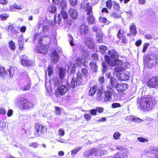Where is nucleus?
<instances>
[{"label":"nucleus","mask_w":158,"mask_h":158,"mask_svg":"<svg viewBox=\"0 0 158 158\" xmlns=\"http://www.w3.org/2000/svg\"><path fill=\"white\" fill-rule=\"evenodd\" d=\"M24 44L23 35H20L18 38V45L19 50H22L23 49Z\"/></svg>","instance_id":"obj_17"},{"label":"nucleus","mask_w":158,"mask_h":158,"mask_svg":"<svg viewBox=\"0 0 158 158\" xmlns=\"http://www.w3.org/2000/svg\"><path fill=\"white\" fill-rule=\"evenodd\" d=\"M61 10H65L66 7V3L64 1L61 2L59 4Z\"/></svg>","instance_id":"obj_42"},{"label":"nucleus","mask_w":158,"mask_h":158,"mask_svg":"<svg viewBox=\"0 0 158 158\" xmlns=\"http://www.w3.org/2000/svg\"><path fill=\"white\" fill-rule=\"evenodd\" d=\"M149 46V44L148 43H145L143 46V48L142 50V52H144L147 50L148 47Z\"/></svg>","instance_id":"obj_53"},{"label":"nucleus","mask_w":158,"mask_h":158,"mask_svg":"<svg viewBox=\"0 0 158 158\" xmlns=\"http://www.w3.org/2000/svg\"><path fill=\"white\" fill-rule=\"evenodd\" d=\"M98 87L96 85L91 87L89 92V95L91 96H93L96 92Z\"/></svg>","instance_id":"obj_27"},{"label":"nucleus","mask_w":158,"mask_h":158,"mask_svg":"<svg viewBox=\"0 0 158 158\" xmlns=\"http://www.w3.org/2000/svg\"><path fill=\"white\" fill-rule=\"evenodd\" d=\"M0 19L2 21L5 20L7 18L9 17V15L7 14H3L0 15Z\"/></svg>","instance_id":"obj_48"},{"label":"nucleus","mask_w":158,"mask_h":158,"mask_svg":"<svg viewBox=\"0 0 158 158\" xmlns=\"http://www.w3.org/2000/svg\"><path fill=\"white\" fill-rule=\"evenodd\" d=\"M110 16L115 19H117L121 17V15L115 12H113L110 14Z\"/></svg>","instance_id":"obj_45"},{"label":"nucleus","mask_w":158,"mask_h":158,"mask_svg":"<svg viewBox=\"0 0 158 158\" xmlns=\"http://www.w3.org/2000/svg\"><path fill=\"white\" fill-rule=\"evenodd\" d=\"M26 78H27V85L26 87H24V90H27L29 89L30 87V83H31V79L29 77L27 76V75H26Z\"/></svg>","instance_id":"obj_33"},{"label":"nucleus","mask_w":158,"mask_h":158,"mask_svg":"<svg viewBox=\"0 0 158 158\" xmlns=\"http://www.w3.org/2000/svg\"><path fill=\"white\" fill-rule=\"evenodd\" d=\"M65 10H62L61 11V14H56L55 15L54 19L56 23H59L61 21L62 17L64 19H66L68 18V15Z\"/></svg>","instance_id":"obj_10"},{"label":"nucleus","mask_w":158,"mask_h":158,"mask_svg":"<svg viewBox=\"0 0 158 158\" xmlns=\"http://www.w3.org/2000/svg\"><path fill=\"white\" fill-rule=\"evenodd\" d=\"M128 74V73L116 74L117 76L119 77V79L121 81H127L128 80L129 77V75Z\"/></svg>","instance_id":"obj_18"},{"label":"nucleus","mask_w":158,"mask_h":158,"mask_svg":"<svg viewBox=\"0 0 158 158\" xmlns=\"http://www.w3.org/2000/svg\"><path fill=\"white\" fill-rule=\"evenodd\" d=\"M123 35V30L122 29L119 30L117 35L118 38L120 39Z\"/></svg>","instance_id":"obj_49"},{"label":"nucleus","mask_w":158,"mask_h":158,"mask_svg":"<svg viewBox=\"0 0 158 158\" xmlns=\"http://www.w3.org/2000/svg\"><path fill=\"white\" fill-rule=\"evenodd\" d=\"M85 8L87 12V15H89L87 18V22L89 24H91L94 23L95 19L92 16L90 15V14L92 11V8L90 5L89 3H88L85 6Z\"/></svg>","instance_id":"obj_8"},{"label":"nucleus","mask_w":158,"mask_h":158,"mask_svg":"<svg viewBox=\"0 0 158 158\" xmlns=\"http://www.w3.org/2000/svg\"><path fill=\"white\" fill-rule=\"evenodd\" d=\"M124 69L122 67H116L114 68V71L118 74L123 71Z\"/></svg>","instance_id":"obj_40"},{"label":"nucleus","mask_w":158,"mask_h":158,"mask_svg":"<svg viewBox=\"0 0 158 158\" xmlns=\"http://www.w3.org/2000/svg\"><path fill=\"white\" fill-rule=\"evenodd\" d=\"M120 136V134L118 132H115L113 135V137L115 139H119Z\"/></svg>","instance_id":"obj_59"},{"label":"nucleus","mask_w":158,"mask_h":158,"mask_svg":"<svg viewBox=\"0 0 158 158\" xmlns=\"http://www.w3.org/2000/svg\"><path fill=\"white\" fill-rule=\"evenodd\" d=\"M112 5V2L111 0H108L106 2V6L109 9L111 8Z\"/></svg>","instance_id":"obj_47"},{"label":"nucleus","mask_w":158,"mask_h":158,"mask_svg":"<svg viewBox=\"0 0 158 158\" xmlns=\"http://www.w3.org/2000/svg\"><path fill=\"white\" fill-rule=\"evenodd\" d=\"M108 54L110 56V57L113 59H117L118 58V54L117 52L115 50L112 49L109 50L108 52Z\"/></svg>","instance_id":"obj_19"},{"label":"nucleus","mask_w":158,"mask_h":158,"mask_svg":"<svg viewBox=\"0 0 158 158\" xmlns=\"http://www.w3.org/2000/svg\"><path fill=\"white\" fill-rule=\"evenodd\" d=\"M58 133L59 135L61 136H64L65 134L64 129L63 128L59 129L58 131Z\"/></svg>","instance_id":"obj_52"},{"label":"nucleus","mask_w":158,"mask_h":158,"mask_svg":"<svg viewBox=\"0 0 158 158\" xmlns=\"http://www.w3.org/2000/svg\"><path fill=\"white\" fill-rule=\"evenodd\" d=\"M18 105L23 109H29L32 108L34 104L25 98H21L18 100Z\"/></svg>","instance_id":"obj_6"},{"label":"nucleus","mask_w":158,"mask_h":158,"mask_svg":"<svg viewBox=\"0 0 158 158\" xmlns=\"http://www.w3.org/2000/svg\"><path fill=\"white\" fill-rule=\"evenodd\" d=\"M128 117L129 118V119H130L131 121L134 122L139 123L141 121H142V120L140 119L136 118L133 116H129Z\"/></svg>","instance_id":"obj_32"},{"label":"nucleus","mask_w":158,"mask_h":158,"mask_svg":"<svg viewBox=\"0 0 158 158\" xmlns=\"http://www.w3.org/2000/svg\"><path fill=\"white\" fill-rule=\"evenodd\" d=\"M56 8L53 5H50L48 8L49 12L52 13H55L56 11Z\"/></svg>","instance_id":"obj_34"},{"label":"nucleus","mask_w":158,"mask_h":158,"mask_svg":"<svg viewBox=\"0 0 158 158\" xmlns=\"http://www.w3.org/2000/svg\"><path fill=\"white\" fill-rule=\"evenodd\" d=\"M136 28V26L133 24L131 25L130 28V30L131 33L135 36V35L137 34Z\"/></svg>","instance_id":"obj_29"},{"label":"nucleus","mask_w":158,"mask_h":158,"mask_svg":"<svg viewBox=\"0 0 158 158\" xmlns=\"http://www.w3.org/2000/svg\"><path fill=\"white\" fill-rule=\"evenodd\" d=\"M113 93V90L112 88L110 87H108L107 91L104 92V95L103 97H102L103 90L102 89H99L96 94V99L99 101H101L103 102H107L109 101H111L112 100L111 97Z\"/></svg>","instance_id":"obj_2"},{"label":"nucleus","mask_w":158,"mask_h":158,"mask_svg":"<svg viewBox=\"0 0 158 158\" xmlns=\"http://www.w3.org/2000/svg\"><path fill=\"white\" fill-rule=\"evenodd\" d=\"M49 27L47 25H45L43 26L42 31L44 32H47L49 30Z\"/></svg>","instance_id":"obj_55"},{"label":"nucleus","mask_w":158,"mask_h":158,"mask_svg":"<svg viewBox=\"0 0 158 158\" xmlns=\"http://www.w3.org/2000/svg\"><path fill=\"white\" fill-rule=\"evenodd\" d=\"M119 152L120 153L122 158H123L128 155V152L125 150L123 151L122 150L121 151H120Z\"/></svg>","instance_id":"obj_43"},{"label":"nucleus","mask_w":158,"mask_h":158,"mask_svg":"<svg viewBox=\"0 0 158 158\" xmlns=\"http://www.w3.org/2000/svg\"><path fill=\"white\" fill-rule=\"evenodd\" d=\"M144 63L147 68H151L152 66L158 63V56L155 54H150L144 58Z\"/></svg>","instance_id":"obj_4"},{"label":"nucleus","mask_w":158,"mask_h":158,"mask_svg":"<svg viewBox=\"0 0 158 158\" xmlns=\"http://www.w3.org/2000/svg\"><path fill=\"white\" fill-rule=\"evenodd\" d=\"M80 34L82 35H86L88 31V27L86 24H83L79 28Z\"/></svg>","instance_id":"obj_15"},{"label":"nucleus","mask_w":158,"mask_h":158,"mask_svg":"<svg viewBox=\"0 0 158 158\" xmlns=\"http://www.w3.org/2000/svg\"><path fill=\"white\" fill-rule=\"evenodd\" d=\"M0 52L3 57H8L9 56V53L6 48H1Z\"/></svg>","instance_id":"obj_25"},{"label":"nucleus","mask_w":158,"mask_h":158,"mask_svg":"<svg viewBox=\"0 0 158 158\" xmlns=\"http://www.w3.org/2000/svg\"><path fill=\"white\" fill-rule=\"evenodd\" d=\"M69 44L71 46L74 45L73 43V39L71 35H70V38L69 39Z\"/></svg>","instance_id":"obj_64"},{"label":"nucleus","mask_w":158,"mask_h":158,"mask_svg":"<svg viewBox=\"0 0 158 158\" xmlns=\"http://www.w3.org/2000/svg\"><path fill=\"white\" fill-rule=\"evenodd\" d=\"M69 2L73 6H75L77 3V0H69Z\"/></svg>","instance_id":"obj_61"},{"label":"nucleus","mask_w":158,"mask_h":158,"mask_svg":"<svg viewBox=\"0 0 158 158\" xmlns=\"http://www.w3.org/2000/svg\"><path fill=\"white\" fill-rule=\"evenodd\" d=\"M151 155L150 156L152 158H158V153L157 152L151 153Z\"/></svg>","instance_id":"obj_63"},{"label":"nucleus","mask_w":158,"mask_h":158,"mask_svg":"<svg viewBox=\"0 0 158 158\" xmlns=\"http://www.w3.org/2000/svg\"><path fill=\"white\" fill-rule=\"evenodd\" d=\"M128 85L126 83H118L115 85V88L118 92H123L126 90Z\"/></svg>","instance_id":"obj_14"},{"label":"nucleus","mask_w":158,"mask_h":158,"mask_svg":"<svg viewBox=\"0 0 158 158\" xmlns=\"http://www.w3.org/2000/svg\"><path fill=\"white\" fill-rule=\"evenodd\" d=\"M59 56L56 51L55 50L52 52L51 56V60L52 63H56L58 60Z\"/></svg>","instance_id":"obj_16"},{"label":"nucleus","mask_w":158,"mask_h":158,"mask_svg":"<svg viewBox=\"0 0 158 158\" xmlns=\"http://www.w3.org/2000/svg\"><path fill=\"white\" fill-rule=\"evenodd\" d=\"M102 73L104 74V73H106V72L107 70V63H106L103 62L102 64Z\"/></svg>","instance_id":"obj_41"},{"label":"nucleus","mask_w":158,"mask_h":158,"mask_svg":"<svg viewBox=\"0 0 158 158\" xmlns=\"http://www.w3.org/2000/svg\"><path fill=\"white\" fill-rule=\"evenodd\" d=\"M43 39V37L41 34L35 33L34 35V41L36 42L38 44L35 51L37 52L44 54L47 53L48 49L41 42Z\"/></svg>","instance_id":"obj_3"},{"label":"nucleus","mask_w":158,"mask_h":158,"mask_svg":"<svg viewBox=\"0 0 158 158\" xmlns=\"http://www.w3.org/2000/svg\"><path fill=\"white\" fill-rule=\"evenodd\" d=\"M91 58L93 60L96 61L98 59V56L96 53H93L92 55Z\"/></svg>","instance_id":"obj_57"},{"label":"nucleus","mask_w":158,"mask_h":158,"mask_svg":"<svg viewBox=\"0 0 158 158\" xmlns=\"http://www.w3.org/2000/svg\"><path fill=\"white\" fill-rule=\"evenodd\" d=\"M77 80V82L78 83V85L81 84L83 78L81 74L80 73H78L77 75V78H76Z\"/></svg>","instance_id":"obj_31"},{"label":"nucleus","mask_w":158,"mask_h":158,"mask_svg":"<svg viewBox=\"0 0 158 158\" xmlns=\"http://www.w3.org/2000/svg\"><path fill=\"white\" fill-rule=\"evenodd\" d=\"M93 149H95V152H94L95 156H99L104 154V151H103L102 153V151L100 150H97V149L95 148H93Z\"/></svg>","instance_id":"obj_35"},{"label":"nucleus","mask_w":158,"mask_h":158,"mask_svg":"<svg viewBox=\"0 0 158 158\" xmlns=\"http://www.w3.org/2000/svg\"><path fill=\"white\" fill-rule=\"evenodd\" d=\"M100 52L102 53H104L107 49V48L105 46H100L99 48Z\"/></svg>","instance_id":"obj_44"},{"label":"nucleus","mask_w":158,"mask_h":158,"mask_svg":"<svg viewBox=\"0 0 158 158\" xmlns=\"http://www.w3.org/2000/svg\"><path fill=\"white\" fill-rule=\"evenodd\" d=\"M96 41L99 43L102 42L103 39L102 34L100 33H97L96 34Z\"/></svg>","instance_id":"obj_36"},{"label":"nucleus","mask_w":158,"mask_h":158,"mask_svg":"<svg viewBox=\"0 0 158 158\" xmlns=\"http://www.w3.org/2000/svg\"><path fill=\"white\" fill-rule=\"evenodd\" d=\"M68 67L69 71L71 70V73L73 74L75 69L74 64L72 63L69 62V64H68Z\"/></svg>","instance_id":"obj_28"},{"label":"nucleus","mask_w":158,"mask_h":158,"mask_svg":"<svg viewBox=\"0 0 158 158\" xmlns=\"http://www.w3.org/2000/svg\"><path fill=\"white\" fill-rule=\"evenodd\" d=\"M85 43L88 47L90 49H93L95 46V43L94 42V39L92 37H85Z\"/></svg>","instance_id":"obj_12"},{"label":"nucleus","mask_w":158,"mask_h":158,"mask_svg":"<svg viewBox=\"0 0 158 158\" xmlns=\"http://www.w3.org/2000/svg\"><path fill=\"white\" fill-rule=\"evenodd\" d=\"M137 102L140 109L143 111L151 110L156 105V102L150 97L138 98Z\"/></svg>","instance_id":"obj_1"},{"label":"nucleus","mask_w":158,"mask_h":158,"mask_svg":"<svg viewBox=\"0 0 158 158\" xmlns=\"http://www.w3.org/2000/svg\"><path fill=\"white\" fill-rule=\"evenodd\" d=\"M8 31L9 32L13 34H15L18 32L17 29L13 25H10L8 27Z\"/></svg>","instance_id":"obj_24"},{"label":"nucleus","mask_w":158,"mask_h":158,"mask_svg":"<svg viewBox=\"0 0 158 158\" xmlns=\"http://www.w3.org/2000/svg\"><path fill=\"white\" fill-rule=\"evenodd\" d=\"M81 73L82 75L83 76H86L88 74V71L86 69H82L81 71Z\"/></svg>","instance_id":"obj_56"},{"label":"nucleus","mask_w":158,"mask_h":158,"mask_svg":"<svg viewBox=\"0 0 158 158\" xmlns=\"http://www.w3.org/2000/svg\"><path fill=\"white\" fill-rule=\"evenodd\" d=\"M108 75V78L110 77V85L111 86L113 87H114L115 88V85H116L117 83V80L114 77H110V74L108 73V74H106V75Z\"/></svg>","instance_id":"obj_23"},{"label":"nucleus","mask_w":158,"mask_h":158,"mask_svg":"<svg viewBox=\"0 0 158 158\" xmlns=\"http://www.w3.org/2000/svg\"><path fill=\"white\" fill-rule=\"evenodd\" d=\"M66 72L64 69L60 68L59 69V77L60 79H56L54 80V84L55 86L57 87L62 85L64 82L67 83L64 80V77L66 74Z\"/></svg>","instance_id":"obj_5"},{"label":"nucleus","mask_w":158,"mask_h":158,"mask_svg":"<svg viewBox=\"0 0 158 158\" xmlns=\"http://www.w3.org/2000/svg\"><path fill=\"white\" fill-rule=\"evenodd\" d=\"M95 151V149L93 148L89 150H86L83 153V156L85 157H88L91 156L92 154L94 153Z\"/></svg>","instance_id":"obj_21"},{"label":"nucleus","mask_w":158,"mask_h":158,"mask_svg":"<svg viewBox=\"0 0 158 158\" xmlns=\"http://www.w3.org/2000/svg\"><path fill=\"white\" fill-rule=\"evenodd\" d=\"M138 139L139 141L141 142H148V139L142 137H138Z\"/></svg>","instance_id":"obj_62"},{"label":"nucleus","mask_w":158,"mask_h":158,"mask_svg":"<svg viewBox=\"0 0 158 158\" xmlns=\"http://www.w3.org/2000/svg\"><path fill=\"white\" fill-rule=\"evenodd\" d=\"M89 66L92 70L94 72H96L98 70V66L96 64L93 62H91L89 64Z\"/></svg>","instance_id":"obj_30"},{"label":"nucleus","mask_w":158,"mask_h":158,"mask_svg":"<svg viewBox=\"0 0 158 158\" xmlns=\"http://www.w3.org/2000/svg\"><path fill=\"white\" fill-rule=\"evenodd\" d=\"M9 44L10 48L12 50H15V43L12 41H10L9 43Z\"/></svg>","instance_id":"obj_46"},{"label":"nucleus","mask_w":158,"mask_h":158,"mask_svg":"<svg viewBox=\"0 0 158 158\" xmlns=\"http://www.w3.org/2000/svg\"><path fill=\"white\" fill-rule=\"evenodd\" d=\"M15 72L14 68L13 67H10V69L6 71L4 67H0V76L3 78L5 76H6L8 75H9L11 77L14 74Z\"/></svg>","instance_id":"obj_9"},{"label":"nucleus","mask_w":158,"mask_h":158,"mask_svg":"<svg viewBox=\"0 0 158 158\" xmlns=\"http://www.w3.org/2000/svg\"><path fill=\"white\" fill-rule=\"evenodd\" d=\"M82 146L77 147L71 151V155H75L82 148Z\"/></svg>","instance_id":"obj_37"},{"label":"nucleus","mask_w":158,"mask_h":158,"mask_svg":"<svg viewBox=\"0 0 158 158\" xmlns=\"http://www.w3.org/2000/svg\"><path fill=\"white\" fill-rule=\"evenodd\" d=\"M70 16L73 19H76L78 16L77 11L75 9L70 8L69 10Z\"/></svg>","instance_id":"obj_20"},{"label":"nucleus","mask_w":158,"mask_h":158,"mask_svg":"<svg viewBox=\"0 0 158 158\" xmlns=\"http://www.w3.org/2000/svg\"><path fill=\"white\" fill-rule=\"evenodd\" d=\"M147 85L149 87L156 88L155 77L150 79L147 82Z\"/></svg>","instance_id":"obj_22"},{"label":"nucleus","mask_w":158,"mask_h":158,"mask_svg":"<svg viewBox=\"0 0 158 158\" xmlns=\"http://www.w3.org/2000/svg\"><path fill=\"white\" fill-rule=\"evenodd\" d=\"M21 64L23 65L26 66H30L33 64L34 62L31 60H29L28 57L25 55L21 56Z\"/></svg>","instance_id":"obj_13"},{"label":"nucleus","mask_w":158,"mask_h":158,"mask_svg":"<svg viewBox=\"0 0 158 158\" xmlns=\"http://www.w3.org/2000/svg\"><path fill=\"white\" fill-rule=\"evenodd\" d=\"M53 67L51 65L49 66L48 68V71L49 76H51L53 73Z\"/></svg>","instance_id":"obj_50"},{"label":"nucleus","mask_w":158,"mask_h":158,"mask_svg":"<svg viewBox=\"0 0 158 158\" xmlns=\"http://www.w3.org/2000/svg\"><path fill=\"white\" fill-rule=\"evenodd\" d=\"M116 148L117 149V150H123V148L121 146H118V145H115L114 146V147H110V149L111 150H112L113 151L114 150L115 148Z\"/></svg>","instance_id":"obj_51"},{"label":"nucleus","mask_w":158,"mask_h":158,"mask_svg":"<svg viewBox=\"0 0 158 158\" xmlns=\"http://www.w3.org/2000/svg\"><path fill=\"white\" fill-rule=\"evenodd\" d=\"M158 148V147H156L154 146L150 147L149 150V153L151 155V152H156Z\"/></svg>","instance_id":"obj_39"},{"label":"nucleus","mask_w":158,"mask_h":158,"mask_svg":"<svg viewBox=\"0 0 158 158\" xmlns=\"http://www.w3.org/2000/svg\"><path fill=\"white\" fill-rule=\"evenodd\" d=\"M113 8L114 11H118L120 7L119 5L117 3H115L113 5Z\"/></svg>","instance_id":"obj_58"},{"label":"nucleus","mask_w":158,"mask_h":158,"mask_svg":"<svg viewBox=\"0 0 158 158\" xmlns=\"http://www.w3.org/2000/svg\"><path fill=\"white\" fill-rule=\"evenodd\" d=\"M13 6V8L18 10H21L23 8V6L22 5L15 4L13 6Z\"/></svg>","instance_id":"obj_54"},{"label":"nucleus","mask_w":158,"mask_h":158,"mask_svg":"<svg viewBox=\"0 0 158 158\" xmlns=\"http://www.w3.org/2000/svg\"><path fill=\"white\" fill-rule=\"evenodd\" d=\"M77 80L76 78L73 77L71 81V87L73 88H74L78 84V83L76 81Z\"/></svg>","instance_id":"obj_38"},{"label":"nucleus","mask_w":158,"mask_h":158,"mask_svg":"<svg viewBox=\"0 0 158 158\" xmlns=\"http://www.w3.org/2000/svg\"><path fill=\"white\" fill-rule=\"evenodd\" d=\"M121 105L120 103H114L112 104V107L113 108H116L120 107Z\"/></svg>","instance_id":"obj_60"},{"label":"nucleus","mask_w":158,"mask_h":158,"mask_svg":"<svg viewBox=\"0 0 158 158\" xmlns=\"http://www.w3.org/2000/svg\"><path fill=\"white\" fill-rule=\"evenodd\" d=\"M35 130L36 132H35V134L37 136H42L47 131V128L45 126L37 123L35 125Z\"/></svg>","instance_id":"obj_7"},{"label":"nucleus","mask_w":158,"mask_h":158,"mask_svg":"<svg viewBox=\"0 0 158 158\" xmlns=\"http://www.w3.org/2000/svg\"><path fill=\"white\" fill-rule=\"evenodd\" d=\"M68 90V88L66 85H61L57 88L56 94H58L61 96L64 95Z\"/></svg>","instance_id":"obj_11"},{"label":"nucleus","mask_w":158,"mask_h":158,"mask_svg":"<svg viewBox=\"0 0 158 158\" xmlns=\"http://www.w3.org/2000/svg\"><path fill=\"white\" fill-rule=\"evenodd\" d=\"M123 63L122 61L118 60V59L111 61V65L112 66H121Z\"/></svg>","instance_id":"obj_26"}]
</instances>
